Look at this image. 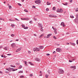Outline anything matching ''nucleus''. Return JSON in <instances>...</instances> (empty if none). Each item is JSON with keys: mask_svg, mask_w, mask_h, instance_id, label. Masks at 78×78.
<instances>
[{"mask_svg": "<svg viewBox=\"0 0 78 78\" xmlns=\"http://www.w3.org/2000/svg\"><path fill=\"white\" fill-rule=\"evenodd\" d=\"M34 51H40V48H35L33 49Z\"/></svg>", "mask_w": 78, "mask_h": 78, "instance_id": "f257e3e1", "label": "nucleus"}, {"mask_svg": "<svg viewBox=\"0 0 78 78\" xmlns=\"http://www.w3.org/2000/svg\"><path fill=\"white\" fill-rule=\"evenodd\" d=\"M58 72V73H61V74L64 73V70L62 69H59Z\"/></svg>", "mask_w": 78, "mask_h": 78, "instance_id": "f03ea898", "label": "nucleus"}, {"mask_svg": "<svg viewBox=\"0 0 78 78\" xmlns=\"http://www.w3.org/2000/svg\"><path fill=\"white\" fill-rule=\"evenodd\" d=\"M52 35V34H49L47 35V36H45L44 37V38H49Z\"/></svg>", "mask_w": 78, "mask_h": 78, "instance_id": "7ed1b4c3", "label": "nucleus"}, {"mask_svg": "<svg viewBox=\"0 0 78 78\" xmlns=\"http://www.w3.org/2000/svg\"><path fill=\"white\" fill-rule=\"evenodd\" d=\"M11 47L12 48H13L14 49V48H17L18 47L17 46H16V45L15 44V43H12L11 44Z\"/></svg>", "mask_w": 78, "mask_h": 78, "instance_id": "20e7f679", "label": "nucleus"}, {"mask_svg": "<svg viewBox=\"0 0 78 78\" xmlns=\"http://www.w3.org/2000/svg\"><path fill=\"white\" fill-rule=\"evenodd\" d=\"M57 12H61L62 13L63 12V10L62 9H58V10H56Z\"/></svg>", "mask_w": 78, "mask_h": 78, "instance_id": "39448f33", "label": "nucleus"}, {"mask_svg": "<svg viewBox=\"0 0 78 78\" xmlns=\"http://www.w3.org/2000/svg\"><path fill=\"white\" fill-rule=\"evenodd\" d=\"M35 3H36V4H39L41 3V1L40 0L35 1Z\"/></svg>", "mask_w": 78, "mask_h": 78, "instance_id": "423d86ee", "label": "nucleus"}, {"mask_svg": "<svg viewBox=\"0 0 78 78\" xmlns=\"http://www.w3.org/2000/svg\"><path fill=\"white\" fill-rule=\"evenodd\" d=\"M56 51L58 52H61L62 51V49L60 48H57L56 49Z\"/></svg>", "mask_w": 78, "mask_h": 78, "instance_id": "0eeeda50", "label": "nucleus"}, {"mask_svg": "<svg viewBox=\"0 0 78 78\" xmlns=\"http://www.w3.org/2000/svg\"><path fill=\"white\" fill-rule=\"evenodd\" d=\"M70 68L71 69H73V70H75V69H76V66H72L70 67Z\"/></svg>", "mask_w": 78, "mask_h": 78, "instance_id": "6e6552de", "label": "nucleus"}, {"mask_svg": "<svg viewBox=\"0 0 78 78\" xmlns=\"http://www.w3.org/2000/svg\"><path fill=\"white\" fill-rule=\"evenodd\" d=\"M38 25L39 27H40V28H42V24L40 23H38Z\"/></svg>", "mask_w": 78, "mask_h": 78, "instance_id": "1a4fd4ad", "label": "nucleus"}, {"mask_svg": "<svg viewBox=\"0 0 78 78\" xmlns=\"http://www.w3.org/2000/svg\"><path fill=\"white\" fill-rule=\"evenodd\" d=\"M35 59L36 61H38V62H39L41 61L40 59L38 58H35Z\"/></svg>", "mask_w": 78, "mask_h": 78, "instance_id": "9d476101", "label": "nucleus"}, {"mask_svg": "<svg viewBox=\"0 0 78 78\" xmlns=\"http://www.w3.org/2000/svg\"><path fill=\"white\" fill-rule=\"evenodd\" d=\"M9 69H10V71H15V70H16L15 69H14L12 68H9Z\"/></svg>", "mask_w": 78, "mask_h": 78, "instance_id": "9b49d317", "label": "nucleus"}, {"mask_svg": "<svg viewBox=\"0 0 78 78\" xmlns=\"http://www.w3.org/2000/svg\"><path fill=\"white\" fill-rule=\"evenodd\" d=\"M21 50V48H20L17 49L16 51V52H19V51H20Z\"/></svg>", "mask_w": 78, "mask_h": 78, "instance_id": "f8f14e48", "label": "nucleus"}, {"mask_svg": "<svg viewBox=\"0 0 78 78\" xmlns=\"http://www.w3.org/2000/svg\"><path fill=\"white\" fill-rule=\"evenodd\" d=\"M39 48H40V49H43L44 46H39Z\"/></svg>", "mask_w": 78, "mask_h": 78, "instance_id": "ddd939ff", "label": "nucleus"}, {"mask_svg": "<svg viewBox=\"0 0 78 78\" xmlns=\"http://www.w3.org/2000/svg\"><path fill=\"white\" fill-rule=\"evenodd\" d=\"M70 43V44L71 45H73V46H75V45H76V44L75 43Z\"/></svg>", "mask_w": 78, "mask_h": 78, "instance_id": "4468645a", "label": "nucleus"}, {"mask_svg": "<svg viewBox=\"0 0 78 78\" xmlns=\"http://www.w3.org/2000/svg\"><path fill=\"white\" fill-rule=\"evenodd\" d=\"M23 62H24L25 64H26V66H28V65L27 64V61H23Z\"/></svg>", "mask_w": 78, "mask_h": 78, "instance_id": "2eb2a0df", "label": "nucleus"}, {"mask_svg": "<svg viewBox=\"0 0 78 78\" xmlns=\"http://www.w3.org/2000/svg\"><path fill=\"white\" fill-rule=\"evenodd\" d=\"M63 5H65V6H67V5H68V3H67L66 2L65 4L62 3Z\"/></svg>", "mask_w": 78, "mask_h": 78, "instance_id": "dca6fc26", "label": "nucleus"}, {"mask_svg": "<svg viewBox=\"0 0 78 78\" xmlns=\"http://www.w3.org/2000/svg\"><path fill=\"white\" fill-rule=\"evenodd\" d=\"M24 20H30V19L29 18H24Z\"/></svg>", "mask_w": 78, "mask_h": 78, "instance_id": "f3484780", "label": "nucleus"}, {"mask_svg": "<svg viewBox=\"0 0 78 78\" xmlns=\"http://www.w3.org/2000/svg\"><path fill=\"white\" fill-rule=\"evenodd\" d=\"M4 50H8V48L7 47H5L3 48Z\"/></svg>", "mask_w": 78, "mask_h": 78, "instance_id": "a211bd4d", "label": "nucleus"}, {"mask_svg": "<svg viewBox=\"0 0 78 78\" xmlns=\"http://www.w3.org/2000/svg\"><path fill=\"white\" fill-rule=\"evenodd\" d=\"M11 26L13 28H14V26H15V25H14V24H11Z\"/></svg>", "mask_w": 78, "mask_h": 78, "instance_id": "6ab92c4d", "label": "nucleus"}, {"mask_svg": "<svg viewBox=\"0 0 78 78\" xmlns=\"http://www.w3.org/2000/svg\"><path fill=\"white\" fill-rule=\"evenodd\" d=\"M9 20V21H11L12 22H14V21H15V20L11 19H10Z\"/></svg>", "mask_w": 78, "mask_h": 78, "instance_id": "aec40b11", "label": "nucleus"}, {"mask_svg": "<svg viewBox=\"0 0 78 78\" xmlns=\"http://www.w3.org/2000/svg\"><path fill=\"white\" fill-rule=\"evenodd\" d=\"M43 36H44V34H42L39 37V38H41V37H42Z\"/></svg>", "mask_w": 78, "mask_h": 78, "instance_id": "412c9836", "label": "nucleus"}, {"mask_svg": "<svg viewBox=\"0 0 78 78\" xmlns=\"http://www.w3.org/2000/svg\"><path fill=\"white\" fill-rule=\"evenodd\" d=\"M51 4V3H49L48 2H47V5H50Z\"/></svg>", "mask_w": 78, "mask_h": 78, "instance_id": "4be33fe9", "label": "nucleus"}, {"mask_svg": "<svg viewBox=\"0 0 78 78\" xmlns=\"http://www.w3.org/2000/svg\"><path fill=\"white\" fill-rule=\"evenodd\" d=\"M6 70H8V71H9V72H11V70L9 69H6Z\"/></svg>", "mask_w": 78, "mask_h": 78, "instance_id": "5701e85b", "label": "nucleus"}, {"mask_svg": "<svg viewBox=\"0 0 78 78\" xmlns=\"http://www.w3.org/2000/svg\"><path fill=\"white\" fill-rule=\"evenodd\" d=\"M19 73H23V71H20L18 72Z\"/></svg>", "mask_w": 78, "mask_h": 78, "instance_id": "b1692460", "label": "nucleus"}, {"mask_svg": "<svg viewBox=\"0 0 78 78\" xmlns=\"http://www.w3.org/2000/svg\"><path fill=\"white\" fill-rule=\"evenodd\" d=\"M22 66L20 65L19 67V69H22Z\"/></svg>", "mask_w": 78, "mask_h": 78, "instance_id": "393cba45", "label": "nucleus"}, {"mask_svg": "<svg viewBox=\"0 0 78 78\" xmlns=\"http://www.w3.org/2000/svg\"><path fill=\"white\" fill-rule=\"evenodd\" d=\"M40 30H41V31H42V32L44 31V30H43V29H42V27H41V28Z\"/></svg>", "mask_w": 78, "mask_h": 78, "instance_id": "a878e982", "label": "nucleus"}, {"mask_svg": "<svg viewBox=\"0 0 78 78\" xmlns=\"http://www.w3.org/2000/svg\"><path fill=\"white\" fill-rule=\"evenodd\" d=\"M48 74H46L45 75V77L46 78H48Z\"/></svg>", "mask_w": 78, "mask_h": 78, "instance_id": "bb28decb", "label": "nucleus"}, {"mask_svg": "<svg viewBox=\"0 0 78 78\" xmlns=\"http://www.w3.org/2000/svg\"><path fill=\"white\" fill-rule=\"evenodd\" d=\"M15 36V35L14 34H12L11 35V36L12 37H14V36Z\"/></svg>", "mask_w": 78, "mask_h": 78, "instance_id": "cd10ccee", "label": "nucleus"}, {"mask_svg": "<svg viewBox=\"0 0 78 78\" xmlns=\"http://www.w3.org/2000/svg\"><path fill=\"white\" fill-rule=\"evenodd\" d=\"M52 17H57V16L55 15H52Z\"/></svg>", "mask_w": 78, "mask_h": 78, "instance_id": "c85d7f7f", "label": "nucleus"}, {"mask_svg": "<svg viewBox=\"0 0 78 78\" xmlns=\"http://www.w3.org/2000/svg\"><path fill=\"white\" fill-rule=\"evenodd\" d=\"M49 16V17H53V15H50Z\"/></svg>", "mask_w": 78, "mask_h": 78, "instance_id": "c756f323", "label": "nucleus"}, {"mask_svg": "<svg viewBox=\"0 0 78 78\" xmlns=\"http://www.w3.org/2000/svg\"><path fill=\"white\" fill-rule=\"evenodd\" d=\"M29 23H31V24L33 23V21H32V20L30 21L29 22Z\"/></svg>", "mask_w": 78, "mask_h": 78, "instance_id": "7c9ffc66", "label": "nucleus"}, {"mask_svg": "<svg viewBox=\"0 0 78 78\" xmlns=\"http://www.w3.org/2000/svg\"><path fill=\"white\" fill-rule=\"evenodd\" d=\"M53 38H54V39H57L56 38V37H55V36H53Z\"/></svg>", "mask_w": 78, "mask_h": 78, "instance_id": "2f4dec72", "label": "nucleus"}, {"mask_svg": "<svg viewBox=\"0 0 78 78\" xmlns=\"http://www.w3.org/2000/svg\"><path fill=\"white\" fill-rule=\"evenodd\" d=\"M28 27H24V29H28Z\"/></svg>", "mask_w": 78, "mask_h": 78, "instance_id": "473e14b6", "label": "nucleus"}, {"mask_svg": "<svg viewBox=\"0 0 78 78\" xmlns=\"http://www.w3.org/2000/svg\"><path fill=\"white\" fill-rule=\"evenodd\" d=\"M56 9V8H55V7H54L53 8V10H54V11H55V10Z\"/></svg>", "mask_w": 78, "mask_h": 78, "instance_id": "72a5a7b5", "label": "nucleus"}, {"mask_svg": "<svg viewBox=\"0 0 78 78\" xmlns=\"http://www.w3.org/2000/svg\"><path fill=\"white\" fill-rule=\"evenodd\" d=\"M55 33L56 34H57V31H56V30H54V31Z\"/></svg>", "mask_w": 78, "mask_h": 78, "instance_id": "f704fd0d", "label": "nucleus"}, {"mask_svg": "<svg viewBox=\"0 0 78 78\" xmlns=\"http://www.w3.org/2000/svg\"><path fill=\"white\" fill-rule=\"evenodd\" d=\"M9 9H11L12 8V7L11 5H10L9 6Z\"/></svg>", "mask_w": 78, "mask_h": 78, "instance_id": "c9c22d12", "label": "nucleus"}, {"mask_svg": "<svg viewBox=\"0 0 78 78\" xmlns=\"http://www.w3.org/2000/svg\"><path fill=\"white\" fill-rule=\"evenodd\" d=\"M46 11H49V9H48V8H47L46 9Z\"/></svg>", "mask_w": 78, "mask_h": 78, "instance_id": "e433bc0d", "label": "nucleus"}, {"mask_svg": "<svg viewBox=\"0 0 78 78\" xmlns=\"http://www.w3.org/2000/svg\"><path fill=\"white\" fill-rule=\"evenodd\" d=\"M28 53L29 54H30V53H31V51H28Z\"/></svg>", "mask_w": 78, "mask_h": 78, "instance_id": "4c0bfd02", "label": "nucleus"}, {"mask_svg": "<svg viewBox=\"0 0 78 78\" xmlns=\"http://www.w3.org/2000/svg\"><path fill=\"white\" fill-rule=\"evenodd\" d=\"M54 31H57V29L55 28H54V29H53Z\"/></svg>", "mask_w": 78, "mask_h": 78, "instance_id": "58836bf2", "label": "nucleus"}, {"mask_svg": "<svg viewBox=\"0 0 78 78\" xmlns=\"http://www.w3.org/2000/svg\"><path fill=\"white\" fill-rule=\"evenodd\" d=\"M64 25V23L63 22H62L61 24V25Z\"/></svg>", "mask_w": 78, "mask_h": 78, "instance_id": "ea45409f", "label": "nucleus"}, {"mask_svg": "<svg viewBox=\"0 0 78 78\" xmlns=\"http://www.w3.org/2000/svg\"><path fill=\"white\" fill-rule=\"evenodd\" d=\"M18 5H19V6H22V5L19 3H18Z\"/></svg>", "mask_w": 78, "mask_h": 78, "instance_id": "a19ab883", "label": "nucleus"}, {"mask_svg": "<svg viewBox=\"0 0 78 78\" xmlns=\"http://www.w3.org/2000/svg\"><path fill=\"white\" fill-rule=\"evenodd\" d=\"M70 17L71 18H74V16H71Z\"/></svg>", "mask_w": 78, "mask_h": 78, "instance_id": "79ce46f5", "label": "nucleus"}, {"mask_svg": "<svg viewBox=\"0 0 78 78\" xmlns=\"http://www.w3.org/2000/svg\"><path fill=\"white\" fill-rule=\"evenodd\" d=\"M15 20H17V21H19V20L18 19H17V18H15Z\"/></svg>", "mask_w": 78, "mask_h": 78, "instance_id": "37998d69", "label": "nucleus"}, {"mask_svg": "<svg viewBox=\"0 0 78 78\" xmlns=\"http://www.w3.org/2000/svg\"><path fill=\"white\" fill-rule=\"evenodd\" d=\"M76 11H78V8H77L76 9Z\"/></svg>", "mask_w": 78, "mask_h": 78, "instance_id": "c03bdc74", "label": "nucleus"}, {"mask_svg": "<svg viewBox=\"0 0 78 78\" xmlns=\"http://www.w3.org/2000/svg\"><path fill=\"white\" fill-rule=\"evenodd\" d=\"M0 20H2L3 21H4V19H2L1 18H0Z\"/></svg>", "mask_w": 78, "mask_h": 78, "instance_id": "a18cd8bd", "label": "nucleus"}, {"mask_svg": "<svg viewBox=\"0 0 78 78\" xmlns=\"http://www.w3.org/2000/svg\"><path fill=\"white\" fill-rule=\"evenodd\" d=\"M24 11L26 12H28V11L27 9H24Z\"/></svg>", "mask_w": 78, "mask_h": 78, "instance_id": "49530a36", "label": "nucleus"}, {"mask_svg": "<svg viewBox=\"0 0 78 78\" xmlns=\"http://www.w3.org/2000/svg\"><path fill=\"white\" fill-rule=\"evenodd\" d=\"M29 76H33V74H30Z\"/></svg>", "mask_w": 78, "mask_h": 78, "instance_id": "de8ad7c7", "label": "nucleus"}, {"mask_svg": "<svg viewBox=\"0 0 78 78\" xmlns=\"http://www.w3.org/2000/svg\"><path fill=\"white\" fill-rule=\"evenodd\" d=\"M16 65H18V66L20 65V63H16Z\"/></svg>", "mask_w": 78, "mask_h": 78, "instance_id": "09e8293b", "label": "nucleus"}, {"mask_svg": "<svg viewBox=\"0 0 78 78\" xmlns=\"http://www.w3.org/2000/svg\"><path fill=\"white\" fill-rule=\"evenodd\" d=\"M69 62H73V61L69 60Z\"/></svg>", "mask_w": 78, "mask_h": 78, "instance_id": "8fccbe9b", "label": "nucleus"}, {"mask_svg": "<svg viewBox=\"0 0 78 78\" xmlns=\"http://www.w3.org/2000/svg\"><path fill=\"white\" fill-rule=\"evenodd\" d=\"M3 48V46L2 45L0 46V48Z\"/></svg>", "mask_w": 78, "mask_h": 78, "instance_id": "3c124183", "label": "nucleus"}, {"mask_svg": "<svg viewBox=\"0 0 78 78\" xmlns=\"http://www.w3.org/2000/svg\"><path fill=\"white\" fill-rule=\"evenodd\" d=\"M1 57H2V58H3V57H4V56H3V55H1Z\"/></svg>", "mask_w": 78, "mask_h": 78, "instance_id": "603ef678", "label": "nucleus"}, {"mask_svg": "<svg viewBox=\"0 0 78 78\" xmlns=\"http://www.w3.org/2000/svg\"><path fill=\"white\" fill-rule=\"evenodd\" d=\"M30 64L31 66H34V64L33 63H32L31 62V63H30Z\"/></svg>", "mask_w": 78, "mask_h": 78, "instance_id": "864d4df0", "label": "nucleus"}, {"mask_svg": "<svg viewBox=\"0 0 78 78\" xmlns=\"http://www.w3.org/2000/svg\"><path fill=\"white\" fill-rule=\"evenodd\" d=\"M30 64L31 66H34V64L33 63H32L31 62V63H30Z\"/></svg>", "mask_w": 78, "mask_h": 78, "instance_id": "5fc2aeb1", "label": "nucleus"}, {"mask_svg": "<svg viewBox=\"0 0 78 78\" xmlns=\"http://www.w3.org/2000/svg\"><path fill=\"white\" fill-rule=\"evenodd\" d=\"M46 55L47 56H50V54H47Z\"/></svg>", "mask_w": 78, "mask_h": 78, "instance_id": "6e6d98bb", "label": "nucleus"}, {"mask_svg": "<svg viewBox=\"0 0 78 78\" xmlns=\"http://www.w3.org/2000/svg\"><path fill=\"white\" fill-rule=\"evenodd\" d=\"M7 55H8V56H10V55H11V54H7Z\"/></svg>", "mask_w": 78, "mask_h": 78, "instance_id": "4d7b16f0", "label": "nucleus"}, {"mask_svg": "<svg viewBox=\"0 0 78 78\" xmlns=\"http://www.w3.org/2000/svg\"><path fill=\"white\" fill-rule=\"evenodd\" d=\"M22 26L23 28H24L25 27V25H22Z\"/></svg>", "mask_w": 78, "mask_h": 78, "instance_id": "13d9d810", "label": "nucleus"}, {"mask_svg": "<svg viewBox=\"0 0 78 78\" xmlns=\"http://www.w3.org/2000/svg\"><path fill=\"white\" fill-rule=\"evenodd\" d=\"M0 73H1V74H2V73H3V72L0 71Z\"/></svg>", "mask_w": 78, "mask_h": 78, "instance_id": "bf43d9fd", "label": "nucleus"}, {"mask_svg": "<svg viewBox=\"0 0 78 78\" xmlns=\"http://www.w3.org/2000/svg\"><path fill=\"white\" fill-rule=\"evenodd\" d=\"M24 40H25V41H27V38H24Z\"/></svg>", "mask_w": 78, "mask_h": 78, "instance_id": "052dcab7", "label": "nucleus"}, {"mask_svg": "<svg viewBox=\"0 0 78 78\" xmlns=\"http://www.w3.org/2000/svg\"><path fill=\"white\" fill-rule=\"evenodd\" d=\"M76 44H77V45L78 44V40H77Z\"/></svg>", "mask_w": 78, "mask_h": 78, "instance_id": "680f3d73", "label": "nucleus"}, {"mask_svg": "<svg viewBox=\"0 0 78 78\" xmlns=\"http://www.w3.org/2000/svg\"><path fill=\"white\" fill-rule=\"evenodd\" d=\"M34 35L35 36H37V35H36V34H34Z\"/></svg>", "mask_w": 78, "mask_h": 78, "instance_id": "e2e57ef3", "label": "nucleus"}, {"mask_svg": "<svg viewBox=\"0 0 78 78\" xmlns=\"http://www.w3.org/2000/svg\"><path fill=\"white\" fill-rule=\"evenodd\" d=\"M62 26L63 27H65V26H66V25L64 24H63V25H62Z\"/></svg>", "mask_w": 78, "mask_h": 78, "instance_id": "0e129e2a", "label": "nucleus"}, {"mask_svg": "<svg viewBox=\"0 0 78 78\" xmlns=\"http://www.w3.org/2000/svg\"><path fill=\"white\" fill-rule=\"evenodd\" d=\"M34 20H37V19H35V18H34Z\"/></svg>", "mask_w": 78, "mask_h": 78, "instance_id": "69168bd1", "label": "nucleus"}, {"mask_svg": "<svg viewBox=\"0 0 78 78\" xmlns=\"http://www.w3.org/2000/svg\"><path fill=\"white\" fill-rule=\"evenodd\" d=\"M69 1L70 2H72V0H70Z\"/></svg>", "mask_w": 78, "mask_h": 78, "instance_id": "338daca9", "label": "nucleus"}, {"mask_svg": "<svg viewBox=\"0 0 78 78\" xmlns=\"http://www.w3.org/2000/svg\"><path fill=\"white\" fill-rule=\"evenodd\" d=\"M56 53V51H54L53 52V54H54V53Z\"/></svg>", "mask_w": 78, "mask_h": 78, "instance_id": "774afa93", "label": "nucleus"}]
</instances>
